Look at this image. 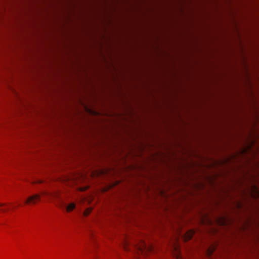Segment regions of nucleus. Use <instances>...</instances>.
Listing matches in <instances>:
<instances>
[{
    "label": "nucleus",
    "instance_id": "1",
    "mask_svg": "<svg viewBox=\"0 0 259 259\" xmlns=\"http://www.w3.org/2000/svg\"><path fill=\"white\" fill-rule=\"evenodd\" d=\"M42 195L50 196L53 197L55 200H58L60 201V203L59 205L56 204L57 206L59 207H62L63 205V201L60 200V197L59 193L58 191H54L52 192H44L42 193Z\"/></svg>",
    "mask_w": 259,
    "mask_h": 259
},
{
    "label": "nucleus",
    "instance_id": "2",
    "mask_svg": "<svg viewBox=\"0 0 259 259\" xmlns=\"http://www.w3.org/2000/svg\"><path fill=\"white\" fill-rule=\"evenodd\" d=\"M40 200V196L39 194H35L29 197L25 201L26 204H29L32 203L35 204L36 200L39 201Z\"/></svg>",
    "mask_w": 259,
    "mask_h": 259
},
{
    "label": "nucleus",
    "instance_id": "3",
    "mask_svg": "<svg viewBox=\"0 0 259 259\" xmlns=\"http://www.w3.org/2000/svg\"><path fill=\"white\" fill-rule=\"evenodd\" d=\"M195 232L193 230L187 231L183 236L185 241H188L191 239L194 235Z\"/></svg>",
    "mask_w": 259,
    "mask_h": 259
},
{
    "label": "nucleus",
    "instance_id": "4",
    "mask_svg": "<svg viewBox=\"0 0 259 259\" xmlns=\"http://www.w3.org/2000/svg\"><path fill=\"white\" fill-rule=\"evenodd\" d=\"M174 248L176 252L175 255L176 258L177 259H182L181 257L180 256V255L179 254L180 251L179 250L178 246L176 244L174 245Z\"/></svg>",
    "mask_w": 259,
    "mask_h": 259
},
{
    "label": "nucleus",
    "instance_id": "5",
    "mask_svg": "<svg viewBox=\"0 0 259 259\" xmlns=\"http://www.w3.org/2000/svg\"><path fill=\"white\" fill-rule=\"evenodd\" d=\"M75 207L76 205L74 203H71L66 206V209L67 212H70L73 210Z\"/></svg>",
    "mask_w": 259,
    "mask_h": 259
},
{
    "label": "nucleus",
    "instance_id": "6",
    "mask_svg": "<svg viewBox=\"0 0 259 259\" xmlns=\"http://www.w3.org/2000/svg\"><path fill=\"white\" fill-rule=\"evenodd\" d=\"M215 250V246H213V245H212L211 246H210L209 248H208L206 250V253L208 255V256H210L213 252Z\"/></svg>",
    "mask_w": 259,
    "mask_h": 259
},
{
    "label": "nucleus",
    "instance_id": "7",
    "mask_svg": "<svg viewBox=\"0 0 259 259\" xmlns=\"http://www.w3.org/2000/svg\"><path fill=\"white\" fill-rule=\"evenodd\" d=\"M92 208H89L84 211V215L85 216L88 215L92 211Z\"/></svg>",
    "mask_w": 259,
    "mask_h": 259
},
{
    "label": "nucleus",
    "instance_id": "8",
    "mask_svg": "<svg viewBox=\"0 0 259 259\" xmlns=\"http://www.w3.org/2000/svg\"><path fill=\"white\" fill-rule=\"evenodd\" d=\"M254 189H255V191L256 192L257 194L259 195V192H258V190H257V189L256 187H255Z\"/></svg>",
    "mask_w": 259,
    "mask_h": 259
},
{
    "label": "nucleus",
    "instance_id": "9",
    "mask_svg": "<svg viewBox=\"0 0 259 259\" xmlns=\"http://www.w3.org/2000/svg\"><path fill=\"white\" fill-rule=\"evenodd\" d=\"M0 210H1V211H3V212H5V211H7V210H6V209H1Z\"/></svg>",
    "mask_w": 259,
    "mask_h": 259
},
{
    "label": "nucleus",
    "instance_id": "10",
    "mask_svg": "<svg viewBox=\"0 0 259 259\" xmlns=\"http://www.w3.org/2000/svg\"><path fill=\"white\" fill-rule=\"evenodd\" d=\"M4 205H5V204L1 203V204H0V206H4Z\"/></svg>",
    "mask_w": 259,
    "mask_h": 259
},
{
    "label": "nucleus",
    "instance_id": "11",
    "mask_svg": "<svg viewBox=\"0 0 259 259\" xmlns=\"http://www.w3.org/2000/svg\"><path fill=\"white\" fill-rule=\"evenodd\" d=\"M140 250H142V248L141 247H140Z\"/></svg>",
    "mask_w": 259,
    "mask_h": 259
}]
</instances>
